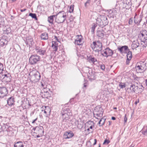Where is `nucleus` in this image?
I'll list each match as a JSON object with an SVG mask.
<instances>
[{"instance_id":"f257e3e1","label":"nucleus","mask_w":147,"mask_h":147,"mask_svg":"<svg viewBox=\"0 0 147 147\" xmlns=\"http://www.w3.org/2000/svg\"><path fill=\"white\" fill-rule=\"evenodd\" d=\"M55 16V21L58 24L63 22L67 18V14L63 11H60Z\"/></svg>"},{"instance_id":"f03ea898","label":"nucleus","mask_w":147,"mask_h":147,"mask_svg":"<svg viewBox=\"0 0 147 147\" xmlns=\"http://www.w3.org/2000/svg\"><path fill=\"white\" fill-rule=\"evenodd\" d=\"M30 80L34 83L38 82L40 78V73L36 70L30 71L29 74Z\"/></svg>"},{"instance_id":"7ed1b4c3","label":"nucleus","mask_w":147,"mask_h":147,"mask_svg":"<svg viewBox=\"0 0 147 147\" xmlns=\"http://www.w3.org/2000/svg\"><path fill=\"white\" fill-rule=\"evenodd\" d=\"M91 47L92 49L95 52L99 53V52L102 51V43L99 41L93 42L91 45Z\"/></svg>"},{"instance_id":"20e7f679","label":"nucleus","mask_w":147,"mask_h":147,"mask_svg":"<svg viewBox=\"0 0 147 147\" xmlns=\"http://www.w3.org/2000/svg\"><path fill=\"white\" fill-rule=\"evenodd\" d=\"M146 64L144 61H140L138 62L135 67L137 71L141 73L145 71L147 68Z\"/></svg>"},{"instance_id":"39448f33","label":"nucleus","mask_w":147,"mask_h":147,"mask_svg":"<svg viewBox=\"0 0 147 147\" xmlns=\"http://www.w3.org/2000/svg\"><path fill=\"white\" fill-rule=\"evenodd\" d=\"M103 113V109L101 107H97L94 109L93 113L94 116L98 119V117H101L102 116Z\"/></svg>"},{"instance_id":"423d86ee","label":"nucleus","mask_w":147,"mask_h":147,"mask_svg":"<svg viewBox=\"0 0 147 147\" xmlns=\"http://www.w3.org/2000/svg\"><path fill=\"white\" fill-rule=\"evenodd\" d=\"M40 59V56L37 55H32L29 59V62L31 65H34L39 61Z\"/></svg>"},{"instance_id":"0eeeda50","label":"nucleus","mask_w":147,"mask_h":147,"mask_svg":"<svg viewBox=\"0 0 147 147\" xmlns=\"http://www.w3.org/2000/svg\"><path fill=\"white\" fill-rule=\"evenodd\" d=\"M141 38V41L144 43H147V31L143 30L141 32V34H139Z\"/></svg>"},{"instance_id":"6e6552de","label":"nucleus","mask_w":147,"mask_h":147,"mask_svg":"<svg viewBox=\"0 0 147 147\" xmlns=\"http://www.w3.org/2000/svg\"><path fill=\"white\" fill-rule=\"evenodd\" d=\"M101 55L103 56L108 57V56H111L113 54V51L109 48H107L103 51V53L101 51L100 53Z\"/></svg>"},{"instance_id":"1a4fd4ad","label":"nucleus","mask_w":147,"mask_h":147,"mask_svg":"<svg viewBox=\"0 0 147 147\" xmlns=\"http://www.w3.org/2000/svg\"><path fill=\"white\" fill-rule=\"evenodd\" d=\"M0 78H1L3 82L7 83L11 81V76L9 74H7L0 75Z\"/></svg>"},{"instance_id":"9d476101","label":"nucleus","mask_w":147,"mask_h":147,"mask_svg":"<svg viewBox=\"0 0 147 147\" xmlns=\"http://www.w3.org/2000/svg\"><path fill=\"white\" fill-rule=\"evenodd\" d=\"M34 130L35 133L38 134L36 136L37 138L40 137L43 134V129L42 126L36 127L35 128Z\"/></svg>"},{"instance_id":"9b49d317","label":"nucleus","mask_w":147,"mask_h":147,"mask_svg":"<svg viewBox=\"0 0 147 147\" xmlns=\"http://www.w3.org/2000/svg\"><path fill=\"white\" fill-rule=\"evenodd\" d=\"M8 91L5 87H0V97L3 98L8 94Z\"/></svg>"},{"instance_id":"f8f14e48","label":"nucleus","mask_w":147,"mask_h":147,"mask_svg":"<svg viewBox=\"0 0 147 147\" xmlns=\"http://www.w3.org/2000/svg\"><path fill=\"white\" fill-rule=\"evenodd\" d=\"M74 136V134L71 131H66L63 135L64 138L65 139H69L71 138Z\"/></svg>"},{"instance_id":"ddd939ff","label":"nucleus","mask_w":147,"mask_h":147,"mask_svg":"<svg viewBox=\"0 0 147 147\" xmlns=\"http://www.w3.org/2000/svg\"><path fill=\"white\" fill-rule=\"evenodd\" d=\"M142 15H140L139 17H137V14H136L134 17V22L135 24H138V25L140 24V23L142 20Z\"/></svg>"},{"instance_id":"4468645a","label":"nucleus","mask_w":147,"mask_h":147,"mask_svg":"<svg viewBox=\"0 0 147 147\" xmlns=\"http://www.w3.org/2000/svg\"><path fill=\"white\" fill-rule=\"evenodd\" d=\"M36 53L40 55H44L46 53V50L44 48L36 47Z\"/></svg>"},{"instance_id":"2eb2a0df","label":"nucleus","mask_w":147,"mask_h":147,"mask_svg":"<svg viewBox=\"0 0 147 147\" xmlns=\"http://www.w3.org/2000/svg\"><path fill=\"white\" fill-rule=\"evenodd\" d=\"M82 36L81 35H78L77 36V38L75 41V43L78 45H80L82 44Z\"/></svg>"},{"instance_id":"dca6fc26","label":"nucleus","mask_w":147,"mask_h":147,"mask_svg":"<svg viewBox=\"0 0 147 147\" xmlns=\"http://www.w3.org/2000/svg\"><path fill=\"white\" fill-rule=\"evenodd\" d=\"M101 19L102 20V22L103 24V27L105 26L108 24V21L107 17L105 16H101Z\"/></svg>"},{"instance_id":"f3484780","label":"nucleus","mask_w":147,"mask_h":147,"mask_svg":"<svg viewBox=\"0 0 147 147\" xmlns=\"http://www.w3.org/2000/svg\"><path fill=\"white\" fill-rule=\"evenodd\" d=\"M139 46V44L138 40H134L132 42L131 45L132 49H134Z\"/></svg>"},{"instance_id":"a211bd4d","label":"nucleus","mask_w":147,"mask_h":147,"mask_svg":"<svg viewBox=\"0 0 147 147\" xmlns=\"http://www.w3.org/2000/svg\"><path fill=\"white\" fill-rule=\"evenodd\" d=\"M94 126V123L92 121H89L86 122L85 124V128H88L92 129L93 128V126Z\"/></svg>"},{"instance_id":"6ab92c4d","label":"nucleus","mask_w":147,"mask_h":147,"mask_svg":"<svg viewBox=\"0 0 147 147\" xmlns=\"http://www.w3.org/2000/svg\"><path fill=\"white\" fill-rule=\"evenodd\" d=\"M137 86H136L134 85H132L130 86V87L129 88V91H128L129 89H127L126 91L128 92V93L131 92H136V89Z\"/></svg>"},{"instance_id":"aec40b11","label":"nucleus","mask_w":147,"mask_h":147,"mask_svg":"<svg viewBox=\"0 0 147 147\" xmlns=\"http://www.w3.org/2000/svg\"><path fill=\"white\" fill-rule=\"evenodd\" d=\"M15 101L14 98L12 97H10L8 98L7 100V103L9 106H11L14 105Z\"/></svg>"},{"instance_id":"412c9836","label":"nucleus","mask_w":147,"mask_h":147,"mask_svg":"<svg viewBox=\"0 0 147 147\" xmlns=\"http://www.w3.org/2000/svg\"><path fill=\"white\" fill-rule=\"evenodd\" d=\"M118 49L121 53H123L128 49V47L126 46H123L120 47H118Z\"/></svg>"},{"instance_id":"4be33fe9","label":"nucleus","mask_w":147,"mask_h":147,"mask_svg":"<svg viewBox=\"0 0 147 147\" xmlns=\"http://www.w3.org/2000/svg\"><path fill=\"white\" fill-rule=\"evenodd\" d=\"M69 110V109H66V110L65 111H61V114L62 116V118L63 120L65 119L66 118H67L68 116V115L67 112V111Z\"/></svg>"},{"instance_id":"5701e85b","label":"nucleus","mask_w":147,"mask_h":147,"mask_svg":"<svg viewBox=\"0 0 147 147\" xmlns=\"http://www.w3.org/2000/svg\"><path fill=\"white\" fill-rule=\"evenodd\" d=\"M42 108L43 109H44V108H45V109L44 110V113H45L49 115L50 114L51 110L49 107L43 106L42 107Z\"/></svg>"},{"instance_id":"b1692460","label":"nucleus","mask_w":147,"mask_h":147,"mask_svg":"<svg viewBox=\"0 0 147 147\" xmlns=\"http://www.w3.org/2000/svg\"><path fill=\"white\" fill-rule=\"evenodd\" d=\"M101 16L98 17L96 19V22L97 24H98L99 26L103 27V24L102 22V20L101 19Z\"/></svg>"},{"instance_id":"393cba45","label":"nucleus","mask_w":147,"mask_h":147,"mask_svg":"<svg viewBox=\"0 0 147 147\" xmlns=\"http://www.w3.org/2000/svg\"><path fill=\"white\" fill-rule=\"evenodd\" d=\"M8 43V41L5 39L2 38L0 40V44L1 46L3 47L6 45Z\"/></svg>"},{"instance_id":"a878e982","label":"nucleus","mask_w":147,"mask_h":147,"mask_svg":"<svg viewBox=\"0 0 147 147\" xmlns=\"http://www.w3.org/2000/svg\"><path fill=\"white\" fill-rule=\"evenodd\" d=\"M104 31L103 30H98L96 32V35L101 38H102L104 36Z\"/></svg>"},{"instance_id":"bb28decb","label":"nucleus","mask_w":147,"mask_h":147,"mask_svg":"<svg viewBox=\"0 0 147 147\" xmlns=\"http://www.w3.org/2000/svg\"><path fill=\"white\" fill-rule=\"evenodd\" d=\"M41 40H45L48 39V34L46 32L42 33L40 36Z\"/></svg>"},{"instance_id":"cd10ccee","label":"nucleus","mask_w":147,"mask_h":147,"mask_svg":"<svg viewBox=\"0 0 147 147\" xmlns=\"http://www.w3.org/2000/svg\"><path fill=\"white\" fill-rule=\"evenodd\" d=\"M23 143L21 141H19L14 143V147H24Z\"/></svg>"},{"instance_id":"c85d7f7f","label":"nucleus","mask_w":147,"mask_h":147,"mask_svg":"<svg viewBox=\"0 0 147 147\" xmlns=\"http://www.w3.org/2000/svg\"><path fill=\"white\" fill-rule=\"evenodd\" d=\"M54 17L56 18L55 15H53L49 17L48 18V21L50 24H53L54 20Z\"/></svg>"},{"instance_id":"c756f323","label":"nucleus","mask_w":147,"mask_h":147,"mask_svg":"<svg viewBox=\"0 0 147 147\" xmlns=\"http://www.w3.org/2000/svg\"><path fill=\"white\" fill-rule=\"evenodd\" d=\"M52 47H53L54 51H57V49L58 45L57 42L55 41L52 42Z\"/></svg>"},{"instance_id":"7c9ffc66","label":"nucleus","mask_w":147,"mask_h":147,"mask_svg":"<svg viewBox=\"0 0 147 147\" xmlns=\"http://www.w3.org/2000/svg\"><path fill=\"white\" fill-rule=\"evenodd\" d=\"M88 61L90 63H94V62L97 61V59L94 57L89 56L88 58Z\"/></svg>"},{"instance_id":"2f4dec72","label":"nucleus","mask_w":147,"mask_h":147,"mask_svg":"<svg viewBox=\"0 0 147 147\" xmlns=\"http://www.w3.org/2000/svg\"><path fill=\"white\" fill-rule=\"evenodd\" d=\"M105 119L102 118L99 121L98 124L99 126H100L103 125L105 123Z\"/></svg>"},{"instance_id":"473e14b6","label":"nucleus","mask_w":147,"mask_h":147,"mask_svg":"<svg viewBox=\"0 0 147 147\" xmlns=\"http://www.w3.org/2000/svg\"><path fill=\"white\" fill-rule=\"evenodd\" d=\"M127 59L128 60H130L132 57V54L131 52L129 51L127 54Z\"/></svg>"},{"instance_id":"72a5a7b5","label":"nucleus","mask_w":147,"mask_h":147,"mask_svg":"<svg viewBox=\"0 0 147 147\" xmlns=\"http://www.w3.org/2000/svg\"><path fill=\"white\" fill-rule=\"evenodd\" d=\"M136 88V89L135 93H141L143 89L142 88H139L138 86H137Z\"/></svg>"},{"instance_id":"f704fd0d","label":"nucleus","mask_w":147,"mask_h":147,"mask_svg":"<svg viewBox=\"0 0 147 147\" xmlns=\"http://www.w3.org/2000/svg\"><path fill=\"white\" fill-rule=\"evenodd\" d=\"M3 64L0 62V75H1L3 73Z\"/></svg>"},{"instance_id":"c9c22d12","label":"nucleus","mask_w":147,"mask_h":147,"mask_svg":"<svg viewBox=\"0 0 147 147\" xmlns=\"http://www.w3.org/2000/svg\"><path fill=\"white\" fill-rule=\"evenodd\" d=\"M33 40L32 38H30V39H27L26 40V42L27 44L30 45L31 44L32 42V41Z\"/></svg>"},{"instance_id":"e433bc0d","label":"nucleus","mask_w":147,"mask_h":147,"mask_svg":"<svg viewBox=\"0 0 147 147\" xmlns=\"http://www.w3.org/2000/svg\"><path fill=\"white\" fill-rule=\"evenodd\" d=\"M29 16H31L32 18L35 19L36 20H37V17L36 14L35 13H30L29 14Z\"/></svg>"},{"instance_id":"4c0bfd02","label":"nucleus","mask_w":147,"mask_h":147,"mask_svg":"<svg viewBox=\"0 0 147 147\" xmlns=\"http://www.w3.org/2000/svg\"><path fill=\"white\" fill-rule=\"evenodd\" d=\"M119 86L120 88H123L125 87V84L123 83H120L119 85Z\"/></svg>"},{"instance_id":"58836bf2","label":"nucleus","mask_w":147,"mask_h":147,"mask_svg":"<svg viewBox=\"0 0 147 147\" xmlns=\"http://www.w3.org/2000/svg\"><path fill=\"white\" fill-rule=\"evenodd\" d=\"M126 5H127V7H130L131 6V2L129 0H126Z\"/></svg>"},{"instance_id":"ea45409f","label":"nucleus","mask_w":147,"mask_h":147,"mask_svg":"<svg viewBox=\"0 0 147 147\" xmlns=\"http://www.w3.org/2000/svg\"><path fill=\"white\" fill-rule=\"evenodd\" d=\"M96 26V24H94L93 25H92V27L91 28V32L92 33H94V31L95 30V28Z\"/></svg>"},{"instance_id":"a19ab883","label":"nucleus","mask_w":147,"mask_h":147,"mask_svg":"<svg viewBox=\"0 0 147 147\" xmlns=\"http://www.w3.org/2000/svg\"><path fill=\"white\" fill-rule=\"evenodd\" d=\"M90 0H87L86 2L84 4V6L85 7H87L90 5Z\"/></svg>"},{"instance_id":"79ce46f5","label":"nucleus","mask_w":147,"mask_h":147,"mask_svg":"<svg viewBox=\"0 0 147 147\" xmlns=\"http://www.w3.org/2000/svg\"><path fill=\"white\" fill-rule=\"evenodd\" d=\"M110 141L109 140L106 139L105 140L103 144V145L105 144H108L110 143Z\"/></svg>"},{"instance_id":"37998d69","label":"nucleus","mask_w":147,"mask_h":147,"mask_svg":"<svg viewBox=\"0 0 147 147\" xmlns=\"http://www.w3.org/2000/svg\"><path fill=\"white\" fill-rule=\"evenodd\" d=\"M74 10V5H71L70 6V9L69 10V12L70 13L72 12Z\"/></svg>"},{"instance_id":"c03bdc74","label":"nucleus","mask_w":147,"mask_h":147,"mask_svg":"<svg viewBox=\"0 0 147 147\" xmlns=\"http://www.w3.org/2000/svg\"><path fill=\"white\" fill-rule=\"evenodd\" d=\"M5 32L7 34L10 33L11 32V29L9 27L5 30Z\"/></svg>"},{"instance_id":"a18cd8bd","label":"nucleus","mask_w":147,"mask_h":147,"mask_svg":"<svg viewBox=\"0 0 147 147\" xmlns=\"http://www.w3.org/2000/svg\"><path fill=\"white\" fill-rule=\"evenodd\" d=\"M100 68L103 70H104L105 69V66L104 65L102 64L100 65Z\"/></svg>"},{"instance_id":"49530a36","label":"nucleus","mask_w":147,"mask_h":147,"mask_svg":"<svg viewBox=\"0 0 147 147\" xmlns=\"http://www.w3.org/2000/svg\"><path fill=\"white\" fill-rule=\"evenodd\" d=\"M43 90L45 92L47 93L48 91L49 90V89L48 88H47L45 87H44V88H43Z\"/></svg>"},{"instance_id":"de8ad7c7","label":"nucleus","mask_w":147,"mask_h":147,"mask_svg":"<svg viewBox=\"0 0 147 147\" xmlns=\"http://www.w3.org/2000/svg\"><path fill=\"white\" fill-rule=\"evenodd\" d=\"M133 22V20L132 18H130L129 21L128 23L129 24H131Z\"/></svg>"},{"instance_id":"09e8293b","label":"nucleus","mask_w":147,"mask_h":147,"mask_svg":"<svg viewBox=\"0 0 147 147\" xmlns=\"http://www.w3.org/2000/svg\"><path fill=\"white\" fill-rule=\"evenodd\" d=\"M127 120V118L126 117V115L125 114V117H124V123H125L126 122Z\"/></svg>"},{"instance_id":"8fccbe9b","label":"nucleus","mask_w":147,"mask_h":147,"mask_svg":"<svg viewBox=\"0 0 147 147\" xmlns=\"http://www.w3.org/2000/svg\"><path fill=\"white\" fill-rule=\"evenodd\" d=\"M37 119V118H36L35 119L33 120L32 122V123H34L35 122V121H36Z\"/></svg>"},{"instance_id":"3c124183","label":"nucleus","mask_w":147,"mask_h":147,"mask_svg":"<svg viewBox=\"0 0 147 147\" xmlns=\"http://www.w3.org/2000/svg\"><path fill=\"white\" fill-rule=\"evenodd\" d=\"M41 85L42 87L43 88H44V87H45L46 86H45V85L42 83V82H41Z\"/></svg>"},{"instance_id":"603ef678","label":"nucleus","mask_w":147,"mask_h":147,"mask_svg":"<svg viewBox=\"0 0 147 147\" xmlns=\"http://www.w3.org/2000/svg\"><path fill=\"white\" fill-rule=\"evenodd\" d=\"M26 10V9H21L20 11L21 12H23V11H25Z\"/></svg>"},{"instance_id":"864d4df0","label":"nucleus","mask_w":147,"mask_h":147,"mask_svg":"<svg viewBox=\"0 0 147 147\" xmlns=\"http://www.w3.org/2000/svg\"><path fill=\"white\" fill-rule=\"evenodd\" d=\"M94 141H95L94 143L93 144L94 145L96 144V139H94Z\"/></svg>"},{"instance_id":"5fc2aeb1","label":"nucleus","mask_w":147,"mask_h":147,"mask_svg":"<svg viewBox=\"0 0 147 147\" xmlns=\"http://www.w3.org/2000/svg\"><path fill=\"white\" fill-rule=\"evenodd\" d=\"M116 119L115 118V117H113L111 118V119L113 120H115Z\"/></svg>"},{"instance_id":"6e6d98bb","label":"nucleus","mask_w":147,"mask_h":147,"mask_svg":"<svg viewBox=\"0 0 147 147\" xmlns=\"http://www.w3.org/2000/svg\"><path fill=\"white\" fill-rule=\"evenodd\" d=\"M129 60H127H127L126 61V64H128L129 63Z\"/></svg>"},{"instance_id":"4d7b16f0","label":"nucleus","mask_w":147,"mask_h":147,"mask_svg":"<svg viewBox=\"0 0 147 147\" xmlns=\"http://www.w3.org/2000/svg\"><path fill=\"white\" fill-rule=\"evenodd\" d=\"M86 83H84V87H86Z\"/></svg>"},{"instance_id":"13d9d810","label":"nucleus","mask_w":147,"mask_h":147,"mask_svg":"<svg viewBox=\"0 0 147 147\" xmlns=\"http://www.w3.org/2000/svg\"><path fill=\"white\" fill-rule=\"evenodd\" d=\"M145 83L146 86H147V79L145 80Z\"/></svg>"},{"instance_id":"bf43d9fd","label":"nucleus","mask_w":147,"mask_h":147,"mask_svg":"<svg viewBox=\"0 0 147 147\" xmlns=\"http://www.w3.org/2000/svg\"><path fill=\"white\" fill-rule=\"evenodd\" d=\"M87 130H88V131H89L90 130V128H86Z\"/></svg>"},{"instance_id":"052dcab7","label":"nucleus","mask_w":147,"mask_h":147,"mask_svg":"<svg viewBox=\"0 0 147 147\" xmlns=\"http://www.w3.org/2000/svg\"><path fill=\"white\" fill-rule=\"evenodd\" d=\"M137 101H136L135 102V104L136 105L137 104Z\"/></svg>"},{"instance_id":"680f3d73","label":"nucleus","mask_w":147,"mask_h":147,"mask_svg":"<svg viewBox=\"0 0 147 147\" xmlns=\"http://www.w3.org/2000/svg\"><path fill=\"white\" fill-rule=\"evenodd\" d=\"M113 109H117V107H114Z\"/></svg>"},{"instance_id":"e2e57ef3","label":"nucleus","mask_w":147,"mask_h":147,"mask_svg":"<svg viewBox=\"0 0 147 147\" xmlns=\"http://www.w3.org/2000/svg\"><path fill=\"white\" fill-rule=\"evenodd\" d=\"M12 0L13 1H16V0Z\"/></svg>"},{"instance_id":"0e129e2a","label":"nucleus","mask_w":147,"mask_h":147,"mask_svg":"<svg viewBox=\"0 0 147 147\" xmlns=\"http://www.w3.org/2000/svg\"><path fill=\"white\" fill-rule=\"evenodd\" d=\"M98 147H100V144L99 145V146Z\"/></svg>"},{"instance_id":"69168bd1","label":"nucleus","mask_w":147,"mask_h":147,"mask_svg":"<svg viewBox=\"0 0 147 147\" xmlns=\"http://www.w3.org/2000/svg\"><path fill=\"white\" fill-rule=\"evenodd\" d=\"M144 47H146V46H145V45H144Z\"/></svg>"},{"instance_id":"338daca9","label":"nucleus","mask_w":147,"mask_h":147,"mask_svg":"<svg viewBox=\"0 0 147 147\" xmlns=\"http://www.w3.org/2000/svg\"><path fill=\"white\" fill-rule=\"evenodd\" d=\"M112 13H113V11H112Z\"/></svg>"}]
</instances>
